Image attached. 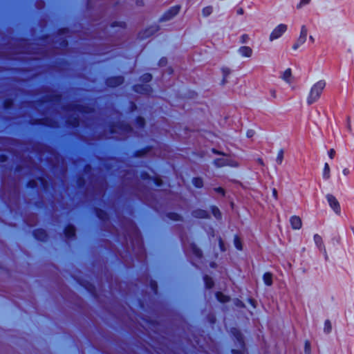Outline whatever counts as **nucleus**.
I'll use <instances>...</instances> for the list:
<instances>
[{
	"instance_id": "nucleus-26",
	"label": "nucleus",
	"mask_w": 354,
	"mask_h": 354,
	"mask_svg": "<svg viewBox=\"0 0 354 354\" xmlns=\"http://www.w3.org/2000/svg\"><path fill=\"white\" fill-rule=\"evenodd\" d=\"M194 214L196 217L205 218L207 215V213L205 211L200 210L195 212Z\"/></svg>"
},
{
	"instance_id": "nucleus-20",
	"label": "nucleus",
	"mask_w": 354,
	"mask_h": 354,
	"mask_svg": "<svg viewBox=\"0 0 354 354\" xmlns=\"http://www.w3.org/2000/svg\"><path fill=\"white\" fill-rule=\"evenodd\" d=\"M193 184L195 187L200 188L203 187V182L201 178H195L193 179Z\"/></svg>"
},
{
	"instance_id": "nucleus-39",
	"label": "nucleus",
	"mask_w": 354,
	"mask_h": 354,
	"mask_svg": "<svg viewBox=\"0 0 354 354\" xmlns=\"http://www.w3.org/2000/svg\"><path fill=\"white\" fill-rule=\"evenodd\" d=\"M270 93L272 97H276V91L275 90H271Z\"/></svg>"
},
{
	"instance_id": "nucleus-13",
	"label": "nucleus",
	"mask_w": 354,
	"mask_h": 354,
	"mask_svg": "<svg viewBox=\"0 0 354 354\" xmlns=\"http://www.w3.org/2000/svg\"><path fill=\"white\" fill-rule=\"evenodd\" d=\"M75 230L74 228V227L73 226H68L66 227L65 229V235L70 238V237H73L75 236Z\"/></svg>"
},
{
	"instance_id": "nucleus-38",
	"label": "nucleus",
	"mask_w": 354,
	"mask_h": 354,
	"mask_svg": "<svg viewBox=\"0 0 354 354\" xmlns=\"http://www.w3.org/2000/svg\"><path fill=\"white\" fill-rule=\"evenodd\" d=\"M305 347H306V351H308V350L310 349V344L309 342H306V345H305Z\"/></svg>"
},
{
	"instance_id": "nucleus-30",
	"label": "nucleus",
	"mask_w": 354,
	"mask_h": 354,
	"mask_svg": "<svg viewBox=\"0 0 354 354\" xmlns=\"http://www.w3.org/2000/svg\"><path fill=\"white\" fill-rule=\"evenodd\" d=\"M347 129L349 132L352 131V127L351 124V118L350 117L347 118Z\"/></svg>"
},
{
	"instance_id": "nucleus-11",
	"label": "nucleus",
	"mask_w": 354,
	"mask_h": 354,
	"mask_svg": "<svg viewBox=\"0 0 354 354\" xmlns=\"http://www.w3.org/2000/svg\"><path fill=\"white\" fill-rule=\"evenodd\" d=\"M314 241L317 246L319 248V250L326 251L325 246L324 245V242L321 236H319V234H315L314 236Z\"/></svg>"
},
{
	"instance_id": "nucleus-19",
	"label": "nucleus",
	"mask_w": 354,
	"mask_h": 354,
	"mask_svg": "<svg viewBox=\"0 0 354 354\" xmlns=\"http://www.w3.org/2000/svg\"><path fill=\"white\" fill-rule=\"evenodd\" d=\"M230 73H231V71L230 68H228L227 67L222 68V73L223 75V84H225L226 82V77H227V75H229L230 74Z\"/></svg>"
},
{
	"instance_id": "nucleus-42",
	"label": "nucleus",
	"mask_w": 354,
	"mask_h": 354,
	"mask_svg": "<svg viewBox=\"0 0 354 354\" xmlns=\"http://www.w3.org/2000/svg\"><path fill=\"white\" fill-rule=\"evenodd\" d=\"M242 37H243V41L244 42L245 39H247L248 37L246 35H243Z\"/></svg>"
},
{
	"instance_id": "nucleus-27",
	"label": "nucleus",
	"mask_w": 354,
	"mask_h": 354,
	"mask_svg": "<svg viewBox=\"0 0 354 354\" xmlns=\"http://www.w3.org/2000/svg\"><path fill=\"white\" fill-rule=\"evenodd\" d=\"M212 212L216 218H218L221 217V214L218 209L213 207Z\"/></svg>"
},
{
	"instance_id": "nucleus-14",
	"label": "nucleus",
	"mask_w": 354,
	"mask_h": 354,
	"mask_svg": "<svg viewBox=\"0 0 354 354\" xmlns=\"http://www.w3.org/2000/svg\"><path fill=\"white\" fill-rule=\"evenodd\" d=\"M263 281L268 286L272 285V275L270 273H269V272H267V273L264 274V275H263Z\"/></svg>"
},
{
	"instance_id": "nucleus-6",
	"label": "nucleus",
	"mask_w": 354,
	"mask_h": 354,
	"mask_svg": "<svg viewBox=\"0 0 354 354\" xmlns=\"http://www.w3.org/2000/svg\"><path fill=\"white\" fill-rule=\"evenodd\" d=\"M180 11V6H174L169 9L162 17V21H167L175 17Z\"/></svg>"
},
{
	"instance_id": "nucleus-33",
	"label": "nucleus",
	"mask_w": 354,
	"mask_h": 354,
	"mask_svg": "<svg viewBox=\"0 0 354 354\" xmlns=\"http://www.w3.org/2000/svg\"><path fill=\"white\" fill-rule=\"evenodd\" d=\"M215 191L222 195H224V190L221 187H218L215 189Z\"/></svg>"
},
{
	"instance_id": "nucleus-5",
	"label": "nucleus",
	"mask_w": 354,
	"mask_h": 354,
	"mask_svg": "<svg viewBox=\"0 0 354 354\" xmlns=\"http://www.w3.org/2000/svg\"><path fill=\"white\" fill-rule=\"evenodd\" d=\"M326 198L330 207L337 214H339L341 212V207L337 199L332 194H327Z\"/></svg>"
},
{
	"instance_id": "nucleus-23",
	"label": "nucleus",
	"mask_w": 354,
	"mask_h": 354,
	"mask_svg": "<svg viewBox=\"0 0 354 354\" xmlns=\"http://www.w3.org/2000/svg\"><path fill=\"white\" fill-rule=\"evenodd\" d=\"M35 236H36L37 239H39L41 241H44V239L46 238L45 232L43 231V230H39L35 234Z\"/></svg>"
},
{
	"instance_id": "nucleus-22",
	"label": "nucleus",
	"mask_w": 354,
	"mask_h": 354,
	"mask_svg": "<svg viewBox=\"0 0 354 354\" xmlns=\"http://www.w3.org/2000/svg\"><path fill=\"white\" fill-rule=\"evenodd\" d=\"M234 243L235 247L238 250H242L243 248H242L241 241L238 236L234 237Z\"/></svg>"
},
{
	"instance_id": "nucleus-46",
	"label": "nucleus",
	"mask_w": 354,
	"mask_h": 354,
	"mask_svg": "<svg viewBox=\"0 0 354 354\" xmlns=\"http://www.w3.org/2000/svg\"><path fill=\"white\" fill-rule=\"evenodd\" d=\"M351 230H352V231H353V232L354 234V226L351 227Z\"/></svg>"
},
{
	"instance_id": "nucleus-29",
	"label": "nucleus",
	"mask_w": 354,
	"mask_h": 354,
	"mask_svg": "<svg viewBox=\"0 0 354 354\" xmlns=\"http://www.w3.org/2000/svg\"><path fill=\"white\" fill-rule=\"evenodd\" d=\"M142 79L145 82H149L151 80V75L150 74H145L142 76Z\"/></svg>"
},
{
	"instance_id": "nucleus-41",
	"label": "nucleus",
	"mask_w": 354,
	"mask_h": 354,
	"mask_svg": "<svg viewBox=\"0 0 354 354\" xmlns=\"http://www.w3.org/2000/svg\"><path fill=\"white\" fill-rule=\"evenodd\" d=\"M257 162H258V163H259V164H260V165H263V160H262V159H261V158H259V159L257 160Z\"/></svg>"
},
{
	"instance_id": "nucleus-12",
	"label": "nucleus",
	"mask_w": 354,
	"mask_h": 354,
	"mask_svg": "<svg viewBox=\"0 0 354 354\" xmlns=\"http://www.w3.org/2000/svg\"><path fill=\"white\" fill-rule=\"evenodd\" d=\"M323 178L325 180H328L330 178V169L329 165L327 162L324 164V167L323 170Z\"/></svg>"
},
{
	"instance_id": "nucleus-36",
	"label": "nucleus",
	"mask_w": 354,
	"mask_h": 354,
	"mask_svg": "<svg viewBox=\"0 0 354 354\" xmlns=\"http://www.w3.org/2000/svg\"><path fill=\"white\" fill-rule=\"evenodd\" d=\"M138 122L140 126H142L144 124V120L142 118H140L138 119Z\"/></svg>"
},
{
	"instance_id": "nucleus-43",
	"label": "nucleus",
	"mask_w": 354,
	"mask_h": 354,
	"mask_svg": "<svg viewBox=\"0 0 354 354\" xmlns=\"http://www.w3.org/2000/svg\"><path fill=\"white\" fill-rule=\"evenodd\" d=\"M214 152L215 153H217V154H221V153H220V152H218V151H216V150H214Z\"/></svg>"
},
{
	"instance_id": "nucleus-4",
	"label": "nucleus",
	"mask_w": 354,
	"mask_h": 354,
	"mask_svg": "<svg viewBox=\"0 0 354 354\" xmlns=\"http://www.w3.org/2000/svg\"><path fill=\"white\" fill-rule=\"evenodd\" d=\"M307 33L308 30L306 27L305 26H302L299 37L297 39V41L292 46V48L294 50H297L306 42L307 39Z\"/></svg>"
},
{
	"instance_id": "nucleus-34",
	"label": "nucleus",
	"mask_w": 354,
	"mask_h": 354,
	"mask_svg": "<svg viewBox=\"0 0 354 354\" xmlns=\"http://www.w3.org/2000/svg\"><path fill=\"white\" fill-rule=\"evenodd\" d=\"M342 173L344 176H348L350 174V170L348 168H345L343 169Z\"/></svg>"
},
{
	"instance_id": "nucleus-7",
	"label": "nucleus",
	"mask_w": 354,
	"mask_h": 354,
	"mask_svg": "<svg viewBox=\"0 0 354 354\" xmlns=\"http://www.w3.org/2000/svg\"><path fill=\"white\" fill-rule=\"evenodd\" d=\"M238 52L243 57H250L253 53L252 49L246 46L240 47Z\"/></svg>"
},
{
	"instance_id": "nucleus-44",
	"label": "nucleus",
	"mask_w": 354,
	"mask_h": 354,
	"mask_svg": "<svg viewBox=\"0 0 354 354\" xmlns=\"http://www.w3.org/2000/svg\"><path fill=\"white\" fill-rule=\"evenodd\" d=\"M310 39L312 41H314V39H313V37L312 36H310Z\"/></svg>"
},
{
	"instance_id": "nucleus-16",
	"label": "nucleus",
	"mask_w": 354,
	"mask_h": 354,
	"mask_svg": "<svg viewBox=\"0 0 354 354\" xmlns=\"http://www.w3.org/2000/svg\"><path fill=\"white\" fill-rule=\"evenodd\" d=\"M332 330V324L330 322V320L327 319L324 322V331L326 334H328Z\"/></svg>"
},
{
	"instance_id": "nucleus-2",
	"label": "nucleus",
	"mask_w": 354,
	"mask_h": 354,
	"mask_svg": "<svg viewBox=\"0 0 354 354\" xmlns=\"http://www.w3.org/2000/svg\"><path fill=\"white\" fill-rule=\"evenodd\" d=\"M214 164L216 167H221L224 166H230V167H236L239 166V163L236 160L234 159L225 156L221 158H218L214 160Z\"/></svg>"
},
{
	"instance_id": "nucleus-1",
	"label": "nucleus",
	"mask_w": 354,
	"mask_h": 354,
	"mask_svg": "<svg viewBox=\"0 0 354 354\" xmlns=\"http://www.w3.org/2000/svg\"><path fill=\"white\" fill-rule=\"evenodd\" d=\"M326 86V81L322 80L315 82L311 86L306 97V102L308 105H311L319 100Z\"/></svg>"
},
{
	"instance_id": "nucleus-3",
	"label": "nucleus",
	"mask_w": 354,
	"mask_h": 354,
	"mask_svg": "<svg viewBox=\"0 0 354 354\" xmlns=\"http://www.w3.org/2000/svg\"><path fill=\"white\" fill-rule=\"evenodd\" d=\"M288 26L284 24H280L278 26H277L270 35V41H272L281 37L286 32Z\"/></svg>"
},
{
	"instance_id": "nucleus-10",
	"label": "nucleus",
	"mask_w": 354,
	"mask_h": 354,
	"mask_svg": "<svg viewBox=\"0 0 354 354\" xmlns=\"http://www.w3.org/2000/svg\"><path fill=\"white\" fill-rule=\"evenodd\" d=\"M123 82V78L122 77H117L111 78L108 80V84L110 86H116L121 84Z\"/></svg>"
},
{
	"instance_id": "nucleus-18",
	"label": "nucleus",
	"mask_w": 354,
	"mask_h": 354,
	"mask_svg": "<svg viewBox=\"0 0 354 354\" xmlns=\"http://www.w3.org/2000/svg\"><path fill=\"white\" fill-rule=\"evenodd\" d=\"M283 151L281 149L277 153V156L276 158V162H277V164L281 165L283 162Z\"/></svg>"
},
{
	"instance_id": "nucleus-9",
	"label": "nucleus",
	"mask_w": 354,
	"mask_h": 354,
	"mask_svg": "<svg viewBox=\"0 0 354 354\" xmlns=\"http://www.w3.org/2000/svg\"><path fill=\"white\" fill-rule=\"evenodd\" d=\"M281 78L288 84L292 83L293 77L291 69L287 68L285 70L281 75Z\"/></svg>"
},
{
	"instance_id": "nucleus-40",
	"label": "nucleus",
	"mask_w": 354,
	"mask_h": 354,
	"mask_svg": "<svg viewBox=\"0 0 354 354\" xmlns=\"http://www.w3.org/2000/svg\"><path fill=\"white\" fill-rule=\"evenodd\" d=\"M237 13L239 14V15H243V10L242 8L239 9L238 11H237Z\"/></svg>"
},
{
	"instance_id": "nucleus-17",
	"label": "nucleus",
	"mask_w": 354,
	"mask_h": 354,
	"mask_svg": "<svg viewBox=\"0 0 354 354\" xmlns=\"http://www.w3.org/2000/svg\"><path fill=\"white\" fill-rule=\"evenodd\" d=\"M212 10L213 8L212 6H207L202 10V15L205 17H208L209 15H211Z\"/></svg>"
},
{
	"instance_id": "nucleus-31",
	"label": "nucleus",
	"mask_w": 354,
	"mask_h": 354,
	"mask_svg": "<svg viewBox=\"0 0 354 354\" xmlns=\"http://www.w3.org/2000/svg\"><path fill=\"white\" fill-rule=\"evenodd\" d=\"M335 156V151L333 149H331L328 151V156L333 159Z\"/></svg>"
},
{
	"instance_id": "nucleus-45",
	"label": "nucleus",
	"mask_w": 354,
	"mask_h": 354,
	"mask_svg": "<svg viewBox=\"0 0 354 354\" xmlns=\"http://www.w3.org/2000/svg\"><path fill=\"white\" fill-rule=\"evenodd\" d=\"M176 217H179V216H178V215H176ZM174 219H175V220H178V218H174Z\"/></svg>"
},
{
	"instance_id": "nucleus-28",
	"label": "nucleus",
	"mask_w": 354,
	"mask_h": 354,
	"mask_svg": "<svg viewBox=\"0 0 354 354\" xmlns=\"http://www.w3.org/2000/svg\"><path fill=\"white\" fill-rule=\"evenodd\" d=\"M234 335H235L236 338L237 339L238 342H239L241 344H242V343H243V338H242V336H241V335L240 334V333H239V332H238V331H236V333H234Z\"/></svg>"
},
{
	"instance_id": "nucleus-35",
	"label": "nucleus",
	"mask_w": 354,
	"mask_h": 354,
	"mask_svg": "<svg viewBox=\"0 0 354 354\" xmlns=\"http://www.w3.org/2000/svg\"><path fill=\"white\" fill-rule=\"evenodd\" d=\"M272 195H273V196H274L276 199H277L278 194H277V189H276L275 188H274V189H272Z\"/></svg>"
},
{
	"instance_id": "nucleus-15",
	"label": "nucleus",
	"mask_w": 354,
	"mask_h": 354,
	"mask_svg": "<svg viewBox=\"0 0 354 354\" xmlns=\"http://www.w3.org/2000/svg\"><path fill=\"white\" fill-rule=\"evenodd\" d=\"M136 91L137 92H140V93H145V94H147L149 93V88L147 85H145L143 86H136Z\"/></svg>"
},
{
	"instance_id": "nucleus-47",
	"label": "nucleus",
	"mask_w": 354,
	"mask_h": 354,
	"mask_svg": "<svg viewBox=\"0 0 354 354\" xmlns=\"http://www.w3.org/2000/svg\"><path fill=\"white\" fill-rule=\"evenodd\" d=\"M251 302H252V305L254 306V301L252 300Z\"/></svg>"
},
{
	"instance_id": "nucleus-21",
	"label": "nucleus",
	"mask_w": 354,
	"mask_h": 354,
	"mask_svg": "<svg viewBox=\"0 0 354 354\" xmlns=\"http://www.w3.org/2000/svg\"><path fill=\"white\" fill-rule=\"evenodd\" d=\"M216 297H217L218 300L222 303H224V302H226L228 301V297H227L226 295H224L221 292H218L216 294Z\"/></svg>"
},
{
	"instance_id": "nucleus-25",
	"label": "nucleus",
	"mask_w": 354,
	"mask_h": 354,
	"mask_svg": "<svg viewBox=\"0 0 354 354\" xmlns=\"http://www.w3.org/2000/svg\"><path fill=\"white\" fill-rule=\"evenodd\" d=\"M311 0H301L300 2L297 5V9H301L303 6L308 4Z\"/></svg>"
},
{
	"instance_id": "nucleus-32",
	"label": "nucleus",
	"mask_w": 354,
	"mask_h": 354,
	"mask_svg": "<svg viewBox=\"0 0 354 354\" xmlns=\"http://www.w3.org/2000/svg\"><path fill=\"white\" fill-rule=\"evenodd\" d=\"M193 252H194V253L195 254L196 256L201 257V251L198 249L194 248L193 249Z\"/></svg>"
},
{
	"instance_id": "nucleus-37",
	"label": "nucleus",
	"mask_w": 354,
	"mask_h": 354,
	"mask_svg": "<svg viewBox=\"0 0 354 354\" xmlns=\"http://www.w3.org/2000/svg\"><path fill=\"white\" fill-rule=\"evenodd\" d=\"M155 180L158 186H160L162 184V181L159 178H156Z\"/></svg>"
},
{
	"instance_id": "nucleus-24",
	"label": "nucleus",
	"mask_w": 354,
	"mask_h": 354,
	"mask_svg": "<svg viewBox=\"0 0 354 354\" xmlns=\"http://www.w3.org/2000/svg\"><path fill=\"white\" fill-rule=\"evenodd\" d=\"M205 285H206L207 288H212L214 285V281H213L212 279L208 276H206L205 277Z\"/></svg>"
},
{
	"instance_id": "nucleus-8",
	"label": "nucleus",
	"mask_w": 354,
	"mask_h": 354,
	"mask_svg": "<svg viewBox=\"0 0 354 354\" xmlns=\"http://www.w3.org/2000/svg\"><path fill=\"white\" fill-rule=\"evenodd\" d=\"M290 222L294 230H299L301 227L302 222L299 216H292L290 219Z\"/></svg>"
}]
</instances>
